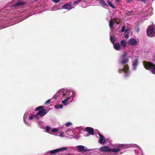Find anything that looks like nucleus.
<instances>
[{"mask_svg": "<svg viewBox=\"0 0 155 155\" xmlns=\"http://www.w3.org/2000/svg\"><path fill=\"white\" fill-rule=\"evenodd\" d=\"M143 63L144 67L146 69H150L153 74H155V64L151 62L145 61H143Z\"/></svg>", "mask_w": 155, "mask_h": 155, "instance_id": "7ed1b4c3", "label": "nucleus"}, {"mask_svg": "<svg viewBox=\"0 0 155 155\" xmlns=\"http://www.w3.org/2000/svg\"><path fill=\"white\" fill-rule=\"evenodd\" d=\"M120 43L124 47H125L127 46L126 42L124 40H121Z\"/></svg>", "mask_w": 155, "mask_h": 155, "instance_id": "7c9ffc66", "label": "nucleus"}, {"mask_svg": "<svg viewBox=\"0 0 155 155\" xmlns=\"http://www.w3.org/2000/svg\"><path fill=\"white\" fill-rule=\"evenodd\" d=\"M152 0V1H153L154 0Z\"/></svg>", "mask_w": 155, "mask_h": 155, "instance_id": "603ef678", "label": "nucleus"}, {"mask_svg": "<svg viewBox=\"0 0 155 155\" xmlns=\"http://www.w3.org/2000/svg\"><path fill=\"white\" fill-rule=\"evenodd\" d=\"M25 123L28 126H30L31 125V123L26 120H24Z\"/></svg>", "mask_w": 155, "mask_h": 155, "instance_id": "2f4dec72", "label": "nucleus"}, {"mask_svg": "<svg viewBox=\"0 0 155 155\" xmlns=\"http://www.w3.org/2000/svg\"><path fill=\"white\" fill-rule=\"evenodd\" d=\"M129 30V28L128 27H127L125 29V33H127Z\"/></svg>", "mask_w": 155, "mask_h": 155, "instance_id": "37998d69", "label": "nucleus"}, {"mask_svg": "<svg viewBox=\"0 0 155 155\" xmlns=\"http://www.w3.org/2000/svg\"><path fill=\"white\" fill-rule=\"evenodd\" d=\"M38 123L39 125L40 126V127L41 128H42L43 126V123L41 121H38Z\"/></svg>", "mask_w": 155, "mask_h": 155, "instance_id": "c756f323", "label": "nucleus"}, {"mask_svg": "<svg viewBox=\"0 0 155 155\" xmlns=\"http://www.w3.org/2000/svg\"><path fill=\"white\" fill-rule=\"evenodd\" d=\"M126 26H123L122 27V29L121 30L120 32L122 33V32H124L125 33V29H126Z\"/></svg>", "mask_w": 155, "mask_h": 155, "instance_id": "72a5a7b5", "label": "nucleus"}, {"mask_svg": "<svg viewBox=\"0 0 155 155\" xmlns=\"http://www.w3.org/2000/svg\"><path fill=\"white\" fill-rule=\"evenodd\" d=\"M128 54V53L127 52H125L123 54L122 56L119 58H120V59L122 58H125L126 56Z\"/></svg>", "mask_w": 155, "mask_h": 155, "instance_id": "473e14b6", "label": "nucleus"}, {"mask_svg": "<svg viewBox=\"0 0 155 155\" xmlns=\"http://www.w3.org/2000/svg\"><path fill=\"white\" fill-rule=\"evenodd\" d=\"M121 0H116L115 2L116 3H117L119 4L120 3V2H121Z\"/></svg>", "mask_w": 155, "mask_h": 155, "instance_id": "ea45409f", "label": "nucleus"}, {"mask_svg": "<svg viewBox=\"0 0 155 155\" xmlns=\"http://www.w3.org/2000/svg\"><path fill=\"white\" fill-rule=\"evenodd\" d=\"M132 13V11H130L127 12L126 13V15L127 16H130L131 15V14Z\"/></svg>", "mask_w": 155, "mask_h": 155, "instance_id": "c9c22d12", "label": "nucleus"}, {"mask_svg": "<svg viewBox=\"0 0 155 155\" xmlns=\"http://www.w3.org/2000/svg\"><path fill=\"white\" fill-rule=\"evenodd\" d=\"M63 106L62 104H57L55 105L54 107L55 108L58 109H62L63 108Z\"/></svg>", "mask_w": 155, "mask_h": 155, "instance_id": "393cba45", "label": "nucleus"}, {"mask_svg": "<svg viewBox=\"0 0 155 155\" xmlns=\"http://www.w3.org/2000/svg\"><path fill=\"white\" fill-rule=\"evenodd\" d=\"M75 94L76 92L73 90L66 89L65 90L62 89L57 91L56 94L54 95L53 98L56 99L58 97L62 99L66 97H68L70 99L72 97V100L73 98L75 96Z\"/></svg>", "mask_w": 155, "mask_h": 155, "instance_id": "f257e3e1", "label": "nucleus"}, {"mask_svg": "<svg viewBox=\"0 0 155 155\" xmlns=\"http://www.w3.org/2000/svg\"><path fill=\"white\" fill-rule=\"evenodd\" d=\"M63 8L66 9L68 10H71L72 8V6L71 3H67L65 4L62 7Z\"/></svg>", "mask_w": 155, "mask_h": 155, "instance_id": "dca6fc26", "label": "nucleus"}, {"mask_svg": "<svg viewBox=\"0 0 155 155\" xmlns=\"http://www.w3.org/2000/svg\"><path fill=\"white\" fill-rule=\"evenodd\" d=\"M72 124V123H71V122H67L65 124V125L66 127H68L69 126H70Z\"/></svg>", "mask_w": 155, "mask_h": 155, "instance_id": "e433bc0d", "label": "nucleus"}, {"mask_svg": "<svg viewBox=\"0 0 155 155\" xmlns=\"http://www.w3.org/2000/svg\"><path fill=\"white\" fill-rule=\"evenodd\" d=\"M29 115V114L28 113H25L23 117V120H26V119L27 117H28V116Z\"/></svg>", "mask_w": 155, "mask_h": 155, "instance_id": "c85d7f7f", "label": "nucleus"}, {"mask_svg": "<svg viewBox=\"0 0 155 155\" xmlns=\"http://www.w3.org/2000/svg\"><path fill=\"white\" fill-rule=\"evenodd\" d=\"M26 3L25 2H21L19 1L17 3L13 5L12 7H13L16 8L19 6H22L26 4Z\"/></svg>", "mask_w": 155, "mask_h": 155, "instance_id": "2eb2a0df", "label": "nucleus"}, {"mask_svg": "<svg viewBox=\"0 0 155 155\" xmlns=\"http://www.w3.org/2000/svg\"><path fill=\"white\" fill-rule=\"evenodd\" d=\"M114 22L113 19H111L109 22V27L110 28H112L114 25Z\"/></svg>", "mask_w": 155, "mask_h": 155, "instance_id": "a878e982", "label": "nucleus"}, {"mask_svg": "<svg viewBox=\"0 0 155 155\" xmlns=\"http://www.w3.org/2000/svg\"><path fill=\"white\" fill-rule=\"evenodd\" d=\"M110 148V145L109 146H104L100 149V150L102 152H109Z\"/></svg>", "mask_w": 155, "mask_h": 155, "instance_id": "4468645a", "label": "nucleus"}, {"mask_svg": "<svg viewBox=\"0 0 155 155\" xmlns=\"http://www.w3.org/2000/svg\"><path fill=\"white\" fill-rule=\"evenodd\" d=\"M46 130V132L54 135H58L56 133L58 131L59 129L58 128H51L48 126H46L45 127Z\"/></svg>", "mask_w": 155, "mask_h": 155, "instance_id": "6e6552de", "label": "nucleus"}, {"mask_svg": "<svg viewBox=\"0 0 155 155\" xmlns=\"http://www.w3.org/2000/svg\"><path fill=\"white\" fill-rule=\"evenodd\" d=\"M35 116V115H33L31 114V116H29L28 119L30 120H35V121L36 120H37L36 119V117Z\"/></svg>", "mask_w": 155, "mask_h": 155, "instance_id": "4be33fe9", "label": "nucleus"}, {"mask_svg": "<svg viewBox=\"0 0 155 155\" xmlns=\"http://www.w3.org/2000/svg\"><path fill=\"white\" fill-rule=\"evenodd\" d=\"M133 0H127V2L128 3H131Z\"/></svg>", "mask_w": 155, "mask_h": 155, "instance_id": "79ce46f5", "label": "nucleus"}, {"mask_svg": "<svg viewBox=\"0 0 155 155\" xmlns=\"http://www.w3.org/2000/svg\"><path fill=\"white\" fill-rule=\"evenodd\" d=\"M38 107H39V108H40V109L43 108V107L42 106H40Z\"/></svg>", "mask_w": 155, "mask_h": 155, "instance_id": "de8ad7c7", "label": "nucleus"}, {"mask_svg": "<svg viewBox=\"0 0 155 155\" xmlns=\"http://www.w3.org/2000/svg\"><path fill=\"white\" fill-rule=\"evenodd\" d=\"M99 136V143L101 144H104L106 142V140L104 136L102 134H98Z\"/></svg>", "mask_w": 155, "mask_h": 155, "instance_id": "9b49d317", "label": "nucleus"}, {"mask_svg": "<svg viewBox=\"0 0 155 155\" xmlns=\"http://www.w3.org/2000/svg\"><path fill=\"white\" fill-rule=\"evenodd\" d=\"M65 133H66L65 132H64V131H61L60 132V134L58 135V134H57L58 135H57V136H59V137H63L64 136V135H65ZM55 136H57V135H55Z\"/></svg>", "mask_w": 155, "mask_h": 155, "instance_id": "cd10ccee", "label": "nucleus"}, {"mask_svg": "<svg viewBox=\"0 0 155 155\" xmlns=\"http://www.w3.org/2000/svg\"><path fill=\"white\" fill-rule=\"evenodd\" d=\"M116 146H117L119 148L122 147L123 149H125L127 148H128L130 147L131 146H133V147H135L138 149L139 150H140L141 151V152L142 153V155H143V152L142 149L138 145L136 144H116Z\"/></svg>", "mask_w": 155, "mask_h": 155, "instance_id": "39448f33", "label": "nucleus"}, {"mask_svg": "<svg viewBox=\"0 0 155 155\" xmlns=\"http://www.w3.org/2000/svg\"><path fill=\"white\" fill-rule=\"evenodd\" d=\"M127 43L133 46L137 44V40L134 38H132L130 39Z\"/></svg>", "mask_w": 155, "mask_h": 155, "instance_id": "ddd939ff", "label": "nucleus"}, {"mask_svg": "<svg viewBox=\"0 0 155 155\" xmlns=\"http://www.w3.org/2000/svg\"><path fill=\"white\" fill-rule=\"evenodd\" d=\"M58 153V149L51 150L48 151L47 152V153H49L51 155L54 154Z\"/></svg>", "mask_w": 155, "mask_h": 155, "instance_id": "6ab92c4d", "label": "nucleus"}, {"mask_svg": "<svg viewBox=\"0 0 155 155\" xmlns=\"http://www.w3.org/2000/svg\"><path fill=\"white\" fill-rule=\"evenodd\" d=\"M136 31L138 33L139 31V28L138 27H137L136 29Z\"/></svg>", "mask_w": 155, "mask_h": 155, "instance_id": "c03bdc74", "label": "nucleus"}, {"mask_svg": "<svg viewBox=\"0 0 155 155\" xmlns=\"http://www.w3.org/2000/svg\"><path fill=\"white\" fill-rule=\"evenodd\" d=\"M81 0H77L76 1H75L74 2L73 5H77L78 4V2H80L81 1Z\"/></svg>", "mask_w": 155, "mask_h": 155, "instance_id": "f704fd0d", "label": "nucleus"}, {"mask_svg": "<svg viewBox=\"0 0 155 155\" xmlns=\"http://www.w3.org/2000/svg\"><path fill=\"white\" fill-rule=\"evenodd\" d=\"M64 155H71V154H65Z\"/></svg>", "mask_w": 155, "mask_h": 155, "instance_id": "8fccbe9b", "label": "nucleus"}, {"mask_svg": "<svg viewBox=\"0 0 155 155\" xmlns=\"http://www.w3.org/2000/svg\"><path fill=\"white\" fill-rule=\"evenodd\" d=\"M70 148L69 147H62L59 148H58V152H62L64 151H65L67 149H69Z\"/></svg>", "mask_w": 155, "mask_h": 155, "instance_id": "aec40b11", "label": "nucleus"}, {"mask_svg": "<svg viewBox=\"0 0 155 155\" xmlns=\"http://www.w3.org/2000/svg\"><path fill=\"white\" fill-rule=\"evenodd\" d=\"M97 155L95 154V155Z\"/></svg>", "mask_w": 155, "mask_h": 155, "instance_id": "864d4df0", "label": "nucleus"}, {"mask_svg": "<svg viewBox=\"0 0 155 155\" xmlns=\"http://www.w3.org/2000/svg\"><path fill=\"white\" fill-rule=\"evenodd\" d=\"M139 63L138 58L136 57L134 60L132 61V70L135 71L137 69Z\"/></svg>", "mask_w": 155, "mask_h": 155, "instance_id": "9d476101", "label": "nucleus"}, {"mask_svg": "<svg viewBox=\"0 0 155 155\" xmlns=\"http://www.w3.org/2000/svg\"><path fill=\"white\" fill-rule=\"evenodd\" d=\"M129 37V35L128 34H126L125 35V38L126 39H127Z\"/></svg>", "mask_w": 155, "mask_h": 155, "instance_id": "a19ab883", "label": "nucleus"}, {"mask_svg": "<svg viewBox=\"0 0 155 155\" xmlns=\"http://www.w3.org/2000/svg\"><path fill=\"white\" fill-rule=\"evenodd\" d=\"M99 2L103 7H108V5L105 2L104 0H99Z\"/></svg>", "mask_w": 155, "mask_h": 155, "instance_id": "412c9836", "label": "nucleus"}, {"mask_svg": "<svg viewBox=\"0 0 155 155\" xmlns=\"http://www.w3.org/2000/svg\"><path fill=\"white\" fill-rule=\"evenodd\" d=\"M116 144H111L110 145L109 152L110 153V155H117V153L120 150V148L116 146Z\"/></svg>", "mask_w": 155, "mask_h": 155, "instance_id": "423d86ee", "label": "nucleus"}, {"mask_svg": "<svg viewBox=\"0 0 155 155\" xmlns=\"http://www.w3.org/2000/svg\"><path fill=\"white\" fill-rule=\"evenodd\" d=\"M51 102V100L49 99L46 101L45 103V104H49Z\"/></svg>", "mask_w": 155, "mask_h": 155, "instance_id": "4c0bfd02", "label": "nucleus"}, {"mask_svg": "<svg viewBox=\"0 0 155 155\" xmlns=\"http://www.w3.org/2000/svg\"><path fill=\"white\" fill-rule=\"evenodd\" d=\"M113 45L114 48L115 50L117 51H119L120 50V44L119 43H115Z\"/></svg>", "mask_w": 155, "mask_h": 155, "instance_id": "a211bd4d", "label": "nucleus"}, {"mask_svg": "<svg viewBox=\"0 0 155 155\" xmlns=\"http://www.w3.org/2000/svg\"><path fill=\"white\" fill-rule=\"evenodd\" d=\"M76 147L79 151L82 152L81 154H79L80 155H86V154L84 153V152L90 151L93 150H95V152H97L98 150L97 148L94 149H87L86 147L82 145L77 146H76Z\"/></svg>", "mask_w": 155, "mask_h": 155, "instance_id": "20e7f679", "label": "nucleus"}, {"mask_svg": "<svg viewBox=\"0 0 155 155\" xmlns=\"http://www.w3.org/2000/svg\"><path fill=\"white\" fill-rule=\"evenodd\" d=\"M85 130L89 133V134H88L87 136H89L90 134L91 135H94V129L92 128L91 127H86L85 128Z\"/></svg>", "mask_w": 155, "mask_h": 155, "instance_id": "f8f14e48", "label": "nucleus"}, {"mask_svg": "<svg viewBox=\"0 0 155 155\" xmlns=\"http://www.w3.org/2000/svg\"><path fill=\"white\" fill-rule=\"evenodd\" d=\"M129 61L128 58H119L118 62L120 65V68L118 70V72L120 73L123 72L124 73V76L127 77L130 75V72L129 70V67L127 63Z\"/></svg>", "mask_w": 155, "mask_h": 155, "instance_id": "f03ea898", "label": "nucleus"}, {"mask_svg": "<svg viewBox=\"0 0 155 155\" xmlns=\"http://www.w3.org/2000/svg\"><path fill=\"white\" fill-rule=\"evenodd\" d=\"M147 35L150 37H153L155 36V27L149 26L147 29Z\"/></svg>", "mask_w": 155, "mask_h": 155, "instance_id": "0eeeda50", "label": "nucleus"}, {"mask_svg": "<svg viewBox=\"0 0 155 155\" xmlns=\"http://www.w3.org/2000/svg\"><path fill=\"white\" fill-rule=\"evenodd\" d=\"M108 5H109L111 8H115V6L112 4V2L110 1H107Z\"/></svg>", "mask_w": 155, "mask_h": 155, "instance_id": "b1692460", "label": "nucleus"}, {"mask_svg": "<svg viewBox=\"0 0 155 155\" xmlns=\"http://www.w3.org/2000/svg\"><path fill=\"white\" fill-rule=\"evenodd\" d=\"M39 107H37L35 110V111H37L40 110V108H39Z\"/></svg>", "mask_w": 155, "mask_h": 155, "instance_id": "a18cd8bd", "label": "nucleus"}, {"mask_svg": "<svg viewBox=\"0 0 155 155\" xmlns=\"http://www.w3.org/2000/svg\"><path fill=\"white\" fill-rule=\"evenodd\" d=\"M52 1L55 3H57L59 1V0H52Z\"/></svg>", "mask_w": 155, "mask_h": 155, "instance_id": "58836bf2", "label": "nucleus"}, {"mask_svg": "<svg viewBox=\"0 0 155 155\" xmlns=\"http://www.w3.org/2000/svg\"><path fill=\"white\" fill-rule=\"evenodd\" d=\"M110 39L112 43H114L116 40V39L114 36H110Z\"/></svg>", "mask_w": 155, "mask_h": 155, "instance_id": "bb28decb", "label": "nucleus"}, {"mask_svg": "<svg viewBox=\"0 0 155 155\" xmlns=\"http://www.w3.org/2000/svg\"><path fill=\"white\" fill-rule=\"evenodd\" d=\"M65 98H66L65 99L62 101V104L66 106L69 104L68 101L70 99L68 97H66Z\"/></svg>", "mask_w": 155, "mask_h": 155, "instance_id": "f3484780", "label": "nucleus"}, {"mask_svg": "<svg viewBox=\"0 0 155 155\" xmlns=\"http://www.w3.org/2000/svg\"><path fill=\"white\" fill-rule=\"evenodd\" d=\"M154 58L155 59V55H154Z\"/></svg>", "mask_w": 155, "mask_h": 155, "instance_id": "3c124183", "label": "nucleus"}, {"mask_svg": "<svg viewBox=\"0 0 155 155\" xmlns=\"http://www.w3.org/2000/svg\"><path fill=\"white\" fill-rule=\"evenodd\" d=\"M135 153L137 154H139V153L138 152V151H137V150H135Z\"/></svg>", "mask_w": 155, "mask_h": 155, "instance_id": "49530a36", "label": "nucleus"}, {"mask_svg": "<svg viewBox=\"0 0 155 155\" xmlns=\"http://www.w3.org/2000/svg\"><path fill=\"white\" fill-rule=\"evenodd\" d=\"M27 18V17L25 18H24V19H22L20 21H22L23 20H24V19L26 18Z\"/></svg>", "mask_w": 155, "mask_h": 155, "instance_id": "09e8293b", "label": "nucleus"}, {"mask_svg": "<svg viewBox=\"0 0 155 155\" xmlns=\"http://www.w3.org/2000/svg\"><path fill=\"white\" fill-rule=\"evenodd\" d=\"M65 132L67 133V134L68 135L70 136H72V134H73V131L71 130H67L65 131Z\"/></svg>", "mask_w": 155, "mask_h": 155, "instance_id": "5701e85b", "label": "nucleus"}, {"mask_svg": "<svg viewBox=\"0 0 155 155\" xmlns=\"http://www.w3.org/2000/svg\"><path fill=\"white\" fill-rule=\"evenodd\" d=\"M47 110L45 109H43L39 110L37 114L35 115L36 119L38 120L39 117H42L45 115L47 113Z\"/></svg>", "mask_w": 155, "mask_h": 155, "instance_id": "1a4fd4ad", "label": "nucleus"}]
</instances>
